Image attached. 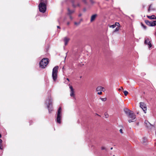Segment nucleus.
I'll use <instances>...</instances> for the list:
<instances>
[{
    "label": "nucleus",
    "instance_id": "1",
    "mask_svg": "<svg viewBox=\"0 0 156 156\" xmlns=\"http://www.w3.org/2000/svg\"><path fill=\"white\" fill-rule=\"evenodd\" d=\"M48 108V112L50 113L53 110L52 107V99L50 95L48 96L45 102Z\"/></svg>",
    "mask_w": 156,
    "mask_h": 156
},
{
    "label": "nucleus",
    "instance_id": "2",
    "mask_svg": "<svg viewBox=\"0 0 156 156\" xmlns=\"http://www.w3.org/2000/svg\"><path fill=\"white\" fill-rule=\"evenodd\" d=\"M47 0H40V3L38 7L39 11L43 13H44L46 10V4Z\"/></svg>",
    "mask_w": 156,
    "mask_h": 156
},
{
    "label": "nucleus",
    "instance_id": "3",
    "mask_svg": "<svg viewBox=\"0 0 156 156\" xmlns=\"http://www.w3.org/2000/svg\"><path fill=\"white\" fill-rule=\"evenodd\" d=\"M58 69V66H56L53 69L52 76L54 82H55L57 79Z\"/></svg>",
    "mask_w": 156,
    "mask_h": 156
},
{
    "label": "nucleus",
    "instance_id": "4",
    "mask_svg": "<svg viewBox=\"0 0 156 156\" xmlns=\"http://www.w3.org/2000/svg\"><path fill=\"white\" fill-rule=\"evenodd\" d=\"M49 60L48 58H43L39 62V66L42 69H44L48 64Z\"/></svg>",
    "mask_w": 156,
    "mask_h": 156
},
{
    "label": "nucleus",
    "instance_id": "5",
    "mask_svg": "<svg viewBox=\"0 0 156 156\" xmlns=\"http://www.w3.org/2000/svg\"><path fill=\"white\" fill-rule=\"evenodd\" d=\"M62 115L61 113V107H60L58 110L56 118L55 119L56 122L58 123H61Z\"/></svg>",
    "mask_w": 156,
    "mask_h": 156
},
{
    "label": "nucleus",
    "instance_id": "6",
    "mask_svg": "<svg viewBox=\"0 0 156 156\" xmlns=\"http://www.w3.org/2000/svg\"><path fill=\"white\" fill-rule=\"evenodd\" d=\"M145 22L147 25L149 26L153 27L156 25V20L149 21L148 20H145Z\"/></svg>",
    "mask_w": 156,
    "mask_h": 156
},
{
    "label": "nucleus",
    "instance_id": "7",
    "mask_svg": "<svg viewBox=\"0 0 156 156\" xmlns=\"http://www.w3.org/2000/svg\"><path fill=\"white\" fill-rule=\"evenodd\" d=\"M144 44L148 45L149 48H151L152 46V44L151 43V38L149 37H146L145 39Z\"/></svg>",
    "mask_w": 156,
    "mask_h": 156
},
{
    "label": "nucleus",
    "instance_id": "8",
    "mask_svg": "<svg viewBox=\"0 0 156 156\" xmlns=\"http://www.w3.org/2000/svg\"><path fill=\"white\" fill-rule=\"evenodd\" d=\"M140 107L143 110L144 112L146 113L147 112V107L146 105L142 102H140Z\"/></svg>",
    "mask_w": 156,
    "mask_h": 156
},
{
    "label": "nucleus",
    "instance_id": "9",
    "mask_svg": "<svg viewBox=\"0 0 156 156\" xmlns=\"http://www.w3.org/2000/svg\"><path fill=\"white\" fill-rule=\"evenodd\" d=\"M129 118L133 119V120H134L136 118V115L132 111L127 115Z\"/></svg>",
    "mask_w": 156,
    "mask_h": 156
},
{
    "label": "nucleus",
    "instance_id": "10",
    "mask_svg": "<svg viewBox=\"0 0 156 156\" xmlns=\"http://www.w3.org/2000/svg\"><path fill=\"white\" fill-rule=\"evenodd\" d=\"M69 88L70 89V96L72 97H74L75 96V94H74V91L73 89L72 86H70L69 87Z\"/></svg>",
    "mask_w": 156,
    "mask_h": 156
},
{
    "label": "nucleus",
    "instance_id": "11",
    "mask_svg": "<svg viewBox=\"0 0 156 156\" xmlns=\"http://www.w3.org/2000/svg\"><path fill=\"white\" fill-rule=\"evenodd\" d=\"M145 123L146 124V126L148 128H150V127L152 126V125L147 120H145Z\"/></svg>",
    "mask_w": 156,
    "mask_h": 156
},
{
    "label": "nucleus",
    "instance_id": "12",
    "mask_svg": "<svg viewBox=\"0 0 156 156\" xmlns=\"http://www.w3.org/2000/svg\"><path fill=\"white\" fill-rule=\"evenodd\" d=\"M98 15L97 14H94L92 15L91 17L90 21L92 22L93 21L96 19Z\"/></svg>",
    "mask_w": 156,
    "mask_h": 156
},
{
    "label": "nucleus",
    "instance_id": "13",
    "mask_svg": "<svg viewBox=\"0 0 156 156\" xmlns=\"http://www.w3.org/2000/svg\"><path fill=\"white\" fill-rule=\"evenodd\" d=\"M71 3H72V6L74 8H75L77 6H79V7L80 6V4H79V3L77 4V5H75V4L74 3H75V0H72L71 1Z\"/></svg>",
    "mask_w": 156,
    "mask_h": 156
},
{
    "label": "nucleus",
    "instance_id": "14",
    "mask_svg": "<svg viewBox=\"0 0 156 156\" xmlns=\"http://www.w3.org/2000/svg\"><path fill=\"white\" fill-rule=\"evenodd\" d=\"M69 40V38H68L67 37H65L64 39V41L65 43V46L68 43Z\"/></svg>",
    "mask_w": 156,
    "mask_h": 156
},
{
    "label": "nucleus",
    "instance_id": "15",
    "mask_svg": "<svg viewBox=\"0 0 156 156\" xmlns=\"http://www.w3.org/2000/svg\"><path fill=\"white\" fill-rule=\"evenodd\" d=\"M152 5H150L149 7V8L147 10L148 12L149 13L151 11H155V9L154 8H152Z\"/></svg>",
    "mask_w": 156,
    "mask_h": 156
},
{
    "label": "nucleus",
    "instance_id": "16",
    "mask_svg": "<svg viewBox=\"0 0 156 156\" xmlns=\"http://www.w3.org/2000/svg\"><path fill=\"white\" fill-rule=\"evenodd\" d=\"M103 89H104L105 90L104 88L103 87H102L101 86H98L96 88V91H99L100 90L104 91V90H103Z\"/></svg>",
    "mask_w": 156,
    "mask_h": 156
},
{
    "label": "nucleus",
    "instance_id": "17",
    "mask_svg": "<svg viewBox=\"0 0 156 156\" xmlns=\"http://www.w3.org/2000/svg\"><path fill=\"white\" fill-rule=\"evenodd\" d=\"M147 17L151 19V20H156V17L154 15H152L151 16H149L147 15Z\"/></svg>",
    "mask_w": 156,
    "mask_h": 156
},
{
    "label": "nucleus",
    "instance_id": "18",
    "mask_svg": "<svg viewBox=\"0 0 156 156\" xmlns=\"http://www.w3.org/2000/svg\"><path fill=\"white\" fill-rule=\"evenodd\" d=\"M124 111L127 115H128L131 112H132V111L127 108L125 109L124 110Z\"/></svg>",
    "mask_w": 156,
    "mask_h": 156
},
{
    "label": "nucleus",
    "instance_id": "19",
    "mask_svg": "<svg viewBox=\"0 0 156 156\" xmlns=\"http://www.w3.org/2000/svg\"><path fill=\"white\" fill-rule=\"evenodd\" d=\"M68 14L69 15H70L72 13H73L74 12V10H70L69 8L68 9Z\"/></svg>",
    "mask_w": 156,
    "mask_h": 156
},
{
    "label": "nucleus",
    "instance_id": "20",
    "mask_svg": "<svg viewBox=\"0 0 156 156\" xmlns=\"http://www.w3.org/2000/svg\"><path fill=\"white\" fill-rule=\"evenodd\" d=\"M147 139L145 137H144L143 138V142L144 144H145V143L147 142Z\"/></svg>",
    "mask_w": 156,
    "mask_h": 156
},
{
    "label": "nucleus",
    "instance_id": "21",
    "mask_svg": "<svg viewBox=\"0 0 156 156\" xmlns=\"http://www.w3.org/2000/svg\"><path fill=\"white\" fill-rule=\"evenodd\" d=\"M119 30V27H117L114 30V32H116L118 31Z\"/></svg>",
    "mask_w": 156,
    "mask_h": 156
},
{
    "label": "nucleus",
    "instance_id": "22",
    "mask_svg": "<svg viewBox=\"0 0 156 156\" xmlns=\"http://www.w3.org/2000/svg\"><path fill=\"white\" fill-rule=\"evenodd\" d=\"M141 26L143 27V28L144 29H145V30L146 29H147L146 26H145V25H144L143 24H142V23L141 24Z\"/></svg>",
    "mask_w": 156,
    "mask_h": 156
},
{
    "label": "nucleus",
    "instance_id": "23",
    "mask_svg": "<svg viewBox=\"0 0 156 156\" xmlns=\"http://www.w3.org/2000/svg\"><path fill=\"white\" fill-rule=\"evenodd\" d=\"M80 22H75L74 23L75 25H79L80 24Z\"/></svg>",
    "mask_w": 156,
    "mask_h": 156
},
{
    "label": "nucleus",
    "instance_id": "24",
    "mask_svg": "<svg viewBox=\"0 0 156 156\" xmlns=\"http://www.w3.org/2000/svg\"><path fill=\"white\" fill-rule=\"evenodd\" d=\"M102 101H106V98H100Z\"/></svg>",
    "mask_w": 156,
    "mask_h": 156
},
{
    "label": "nucleus",
    "instance_id": "25",
    "mask_svg": "<svg viewBox=\"0 0 156 156\" xmlns=\"http://www.w3.org/2000/svg\"><path fill=\"white\" fill-rule=\"evenodd\" d=\"M124 93L125 96H127L128 94V92L127 91H124Z\"/></svg>",
    "mask_w": 156,
    "mask_h": 156
},
{
    "label": "nucleus",
    "instance_id": "26",
    "mask_svg": "<svg viewBox=\"0 0 156 156\" xmlns=\"http://www.w3.org/2000/svg\"><path fill=\"white\" fill-rule=\"evenodd\" d=\"M83 2L85 4L87 5V1L86 0H82Z\"/></svg>",
    "mask_w": 156,
    "mask_h": 156
},
{
    "label": "nucleus",
    "instance_id": "27",
    "mask_svg": "<svg viewBox=\"0 0 156 156\" xmlns=\"http://www.w3.org/2000/svg\"><path fill=\"white\" fill-rule=\"evenodd\" d=\"M115 25L113 24L111 26H110L109 27H112V28H114L115 27Z\"/></svg>",
    "mask_w": 156,
    "mask_h": 156
},
{
    "label": "nucleus",
    "instance_id": "28",
    "mask_svg": "<svg viewBox=\"0 0 156 156\" xmlns=\"http://www.w3.org/2000/svg\"><path fill=\"white\" fill-rule=\"evenodd\" d=\"M136 120H133V119H129L128 120V122H129V123H130L131 122H133V121H135Z\"/></svg>",
    "mask_w": 156,
    "mask_h": 156
},
{
    "label": "nucleus",
    "instance_id": "29",
    "mask_svg": "<svg viewBox=\"0 0 156 156\" xmlns=\"http://www.w3.org/2000/svg\"><path fill=\"white\" fill-rule=\"evenodd\" d=\"M3 146L2 144H0V149L1 150H3Z\"/></svg>",
    "mask_w": 156,
    "mask_h": 156
},
{
    "label": "nucleus",
    "instance_id": "30",
    "mask_svg": "<svg viewBox=\"0 0 156 156\" xmlns=\"http://www.w3.org/2000/svg\"><path fill=\"white\" fill-rule=\"evenodd\" d=\"M115 25V26L116 25L117 26H119V24L118 23L116 22Z\"/></svg>",
    "mask_w": 156,
    "mask_h": 156
},
{
    "label": "nucleus",
    "instance_id": "31",
    "mask_svg": "<svg viewBox=\"0 0 156 156\" xmlns=\"http://www.w3.org/2000/svg\"><path fill=\"white\" fill-rule=\"evenodd\" d=\"M102 94V92L101 91L98 92V94H99V95L101 94Z\"/></svg>",
    "mask_w": 156,
    "mask_h": 156
},
{
    "label": "nucleus",
    "instance_id": "32",
    "mask_svg": "<svg viewBox=\"0 0 156 156\" xmlns=\"http://www.w3.org/2000/svg\"><path fill=\"white\" fill-rule=\"evenodd\" d=\"M69 18L71 20H72L73 19V17L70 15H69Z\"/></svg>",
    "mask_w": 156,
    "mask_h": 156
},
{
    "label": "nucleus",
    "instance_id": "33",
    "mask_svg": "<svg viewBox=\"0 0 156 156\" xmlns=\"http://www.w3.org/2000/svg\"><path fill=\"white\" fill-rule=\"evenodd\" d=\"M90 1L92 4H93L94 3V2L93 0H90Z\"/></svg>",
    "mask_w": 156,
    "mask_h": 156
},
{
    "label": "nucleus",
    "instance_id": "34",
    "mask_svg": "<svg viewBox=\"0 0 156 156\" xmlns=\"http://www.w3.org/2000/svg\"><path fill=\"white\" fill-rule=\"evenodd\" d=\"M105 118H108V114H105Z\"/></svg>",
    "mask_w": 156,
    "mask_h": 156
},
{
    "label": "nucleus",
    "instance_id": "35",
    "mask_svg": "<svg viewBox=\"0 0 156 156\" xmlns=\"http://www.w3.org/2000/svg\"><path fill=\"white\" fill-rule=\"evenodd\" d=\"M105 147H101V150H105Z\"/></svg>",
    "mask_w": 156,
    "mask_h": 156
},
{
    "label": "nucleus",
    "instance_id": "36",
    "mask_svg": "<svg viewBox=\"0 0 156 156\" xmlns=\"http://www.w3.org/2000/svg\"><path fill=\"white\" fill-rule=\"evenodd\" d=\"M122 129H120L119 130V131L120 132V133H122Z\"/></svg>",
    "mask_w": 156,
    "mask_h": 156
},
{
    "label": "nucleus",
    "instance_id": "37",
    "mask_svg": "<svg viewBox=\"0 0 156 156\" xmlns=\"http://www.w3.org/2000/svg\"><path fill=\"white\" fill-rule=\"evenodd\" d=\"M123 89L122 87H121V88L119 89V90H123Z\"/></svg>",
    "mask_w": 156,
    "mask_h": 156
},
{
    "label": "nucleus",
    "instance_id": "38",
    "mask_svg": "<svg viewBox=\"0 0 156 156\" xmlns=\"http://www.w3.org/2000/svg\"><path fill=\"white\" fill-rule=\"evenodd\" d=\"M69 24H70V22H67V25H69Z\"/></svg>",
    "mask_w": 156,
    "mask_h": 156
},
{
    "label": "nucleus",
    "instance_id": "39",
    "mask_svg": "<svg viewBox=\"0 0 156 156\" xmlns=\"http://www.w3.org/2000/svg\"><path fill=\"white\" fill-rule=\"evenodd\" d=\"M2 140L1 139H0V144H2Z\"/></svg>",
    "mask_w": 156,
    "mask_h": 156
},
{
    "label": "nucleus",
    "instance_id": "40",
    "mask_svg": "<svg viewBox=\"0 0 156 156\" xmlns=\"http://www.w3.org/2000/svg\"><path fill=\"white\" fill-rule=\"evenodd\" d=\"M82 16V14H81V13L79 14V15H78V16H79V17H80V16Z\"/></svg>",
    "mask_w": 156,
    "mask_h": 156
},
{
    "label": "nucleus",
    "instance_id": "41",
    "mask_svg": "<svg viewBox=\"0 0 156 156\" xmlns=\"http://www.w3.org/2000/svg\"><path fill=\"white\" fill-rule=\"evenodd\" d=\"M57 27L58 29H60V27L59 26H57Z\"/></svg>",
    "mask_w": 156,
    "mask_h": 156
},
{
    "label": "nucleus",
    "instance_id": "42",
    "mask_svg": "<svg viewBox=\"0 0 156 156\" xmlns=\"http://www.w3.org/2000/svg\"><path fill=\"white\" fill-rule=\"evenodd\" d=\"M82 20H83L82 19H80V21L79 22H81L82 21Z\"/></svg>",
    "mask_w": 156,
    "mask_h": 156
},
{
    "label": "nucleus",
    "instance_id": "43",
    "mask_svg": "<svg viewBox=\"0 0 156 156\" xmlns=\"http://www.w3.org/2000/svg\"><path fill=\"white\" fill-rule=\"evenodd\" d=\"M66 80H67L68 81H69V79L68 78H66Z\"/></svg>",
    "mask_w": 156,
    "mask_h": 156
},
{
    "label": "nucleus",
    "instance_id": "44",
    "mask_svg": "<svg viewBox=\"0 0 156 156\" xmlns=\"http://www.w3.org/2000/svg\"><path fill=\"white\" fill-rule=\"evenodd\" d=\"M145 7V6L144 5H143V8H144Z\"/></svg>",
    "mask_w": 156,
    "mask_h": 156
},
{
    "label": "nucleus",
    "instance_id": "45",
    "mask_svg": "<svg viewBox=\"0 0 156 156\" xmlns=\"http://www.w3.org/2000/svg\"><path fill=\"white\" fill-rule=\"evenodd\" d=\"M2 137V136L1 134L0 133V138H1Z\"/></svg>",
    "mask_w": 156,
    "mask_h": 156
},
{
    "label": "nucleus",
    "instance_id": "46",
    "mask_svg": "<svg viewBox=\"0 0 156 156\" xmlns=\"http://www.w3.org/2000/svg\"><path fill=\"white\" fill-rule=\"evenodd\" d=\"M112 149H113V148H112V147H111V150H112Z\"/></svg>",
    "mask_w": 156,
    "mask_h": 156
},
{
    "label": "nucleus",
    "instance_id": "47",
    "mask_svg": "<svg viewBox=\"0 0 156 156\" xmlns=\"http://www.w3.org/2000/svg\"><path fill=\"white\" fill-rule=\"evenodd\" d=\"M80 78H82V76H80Z\"/></svg>",
    "mask_w": 156,
    "mask_h": 156
},
{
    "label": "nucleus",
    "instance_id": "48",
    "mask_svg": "<svg viewBox=\"0 0 156 156\" xmlns=\"http://www.w3.org/2000/svg\"><path fill=\"white\" fill-rule=\"evenodd\" d=\"M103 90L104 91L105 90H105H104V89H103Z\"/></svg>",
    "mask_w": 156,
    "mask_h": 156
},
{
    "label": "nucleus",
    "instance_id": "49",
    "mask_svg": "<svg viewBox=\"0 0 156 156\" xmlns=\"http://www.w3.org/2000/svg\"><path fill=\"white\" fill-rule=\"evenodd\" d=\"M30 125H31L30 123Z\"/></svg>",
    "mask_w": 156,
    "mask_h": 156
},
{
    "label": "nucleus",
    "instance_id": "50",
    "mask_svg": "<svg viewBox=\"0 0 156 156\" xmlns=\"http://www.w3.org/2000/svg\"><path fill=\"white\" fill-rule=\"evenodd\" d=\"M97 115H98V116H100L99 115H98V114H97Z\"/></svg>",
    "mask_w": 156,
    "mask_h": 156
}]
</instances>
